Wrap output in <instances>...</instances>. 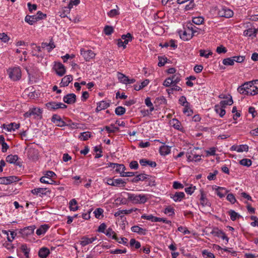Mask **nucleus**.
I'll list each match as a JSON object with an SVG mask.
<instances>
[{"label":"nucleus","instance_id":"nucleus-48","mask_svg":"<svg viewBox=\"0 0 258 258\" xmlns=\"http://www.w3.org/2000/svg\"><path fill=\"white\" fill-rule=\"evenodd\" d=\"M104 32L106 35H110L113 32V28L109 25H106L104 28Z\"/></svg>","mask_w":258,"mask_h":258},{"label":"nucleus","instance_id":"nucleus-39","mask_svg":"<svg viewBox=\"0 0 258 258\" xmlns=\"http://www.w3.org/2000/svg\"><path fill=\"white\" fill-rule=\"evenodd\" d=\"M117 78L120 82L126 84V82L128 80V77L127 76L121 73L118 72Z\"/></svg>","mask_w":258,"mask_h":258},{"label":"nucleus","instance_id":"nucleus-16","mask_svg":"<svg viewBox=\"0 0 258 258\" xmlns=\"http://www.w3.org/2000/svg\"><path fill=\"white\" fill-rule=\"evenodd\" d=\"M201 197H200V204L203 207H210L211 205V203L206 198V195L205 194L203 190H200Z\"/></svg>","mask_w":258,"mask_h":258},{"label":"nucleus","instance_id":"nucleus-25","mask_svg":"<svg viewBox=\"0 0 258 258\" xmlns=\"http://www.w3.org/2000/svg\"><path fill=\"white\" fill-rule=\"evenodd\" d=\"M142 166H146L148 165L151 167H155L157 164L155 162L147 160L146 159H142L139 161Z\"/></svg>","mask_w":258,"mask_h":258},{"label":"nucleus","instance_id":"nucleus-53","mask_svg":"<svg viewBox=\"0 0 258 258\" xmlns=\"http://www.w3.org/2000/svg\"><path fill=\"white\" fill-rule=\"evenodd\" d=\"M119 15V12L116 9H112L109 12H108L107 15L110 18H113L115 16Z\"/></svg>","mask_w":258,"mask_h":258},{"label":"nucleus","instance_id":"nucleus-61","mask_svg":"<svg viewBox=\"0 0 258 258\" xmlns=\"http://www.w3.org/2000/svg\"><path fill=\"white\" fill-rule=\"evenodd\" d=\"M200 55L202 57H205L206 58H208L210 55L212 54V52L210 51L209 53H206V51L204 49H201L200 51Z\"/></svg>","mask_w":258,"mask_h":258},{"label":"nucleus","instance_id":"nucleus-2","mask_svg":"<svg viewBox=\"0 0 258 258\" xmlns=\"http://www.w3.org/2000/svg\"><path fill=\"white\" fill-rule=\"evenodd\" d=\"M127 199L133 204H145L148 200V198L145 195L134 194L127 193Z\"/></svg>","mask_w":258,"mask_h":258},{"label":"nucleus","instance_id":"nucleus-46","mask_svg":"<svg viewBox=\"0 0 258 258\" xmlns=\"http://www.w3.org/2000/svg\"><path fill=\"white\" fill-rule=\"evenodd\" d=\"M112 126V128L108 126H105L104 128L108 133H114L119 131V127L113 126V124L111 125Z\"/></svg>","mask_w":258,"mask_h":258},{"label":"nucleus","instance_id":"nucleus-14","mask_svg":"<svg viewBox=\"0 0 258 258\" xmlns=\"http://www.w3.org/2000/svg\"><path fill=\"white\" fill-rule=\"evenodd\" d=\"M63 101L68 104H74L76 101V95L74 93L68 94L63 97Z\"/></svg>","mask_w":258,"mask_h":258},{"label":"nucleus","instance_id":"nucleus-1","mask_svg":"<svg viewBox=\"0 0 258 258\" xmlns=\"http://www.w3.org/2000/svg\"><path fill=\"white\" fill-rule=\"evenodd\" d=\"M238 92L242 94L247 95H254L257 94L254 89V86L252 82H247L237 88Z\"/></svg>","mask_w":258,"mask_h":258},{"label":"nucleus","instance_id":"nucleus-32","mask_svg":"<svg viewBox=\"0 0 258 258\" xmlns=\"http://www.w3.org/2000/svg\"><path fill=\"white\" fill-rule=\"evenodd\" d=\"M243 35L245 36L251 37V39L255 37V32L253 31V29L252 28L245 30L243 32Z\"/></svg>","mask_w":258,"mask_h":258},{"label":"nucleus","instance_id":"nucleus-62","mask_svg":"<svg viewBox=\"0 0 258 258\" xmlns=\"http://www.w3.org/2000/svg\"><path fill=\"white\" fill-rule=\"evenodd\" d=\"M172 81L173 84H176L180 81V77L178 75H174L170 77Z\"/></svg>","mask_w":258,"mask_h":258},{"label":"nucleus","instance_id":"nucleus-35","mask_svg":"<svg viewBox=\"0 0 258 258\" xmlns=\"http://www.w3.org/2000/svg\"><path fill=\"white\" fill-rule=\"evenodd\" d=\"M25 21L30 25H33L34 23L37 21V19L36 18V17L34 15H27L25 17Z\"/></svg>","mask_w":258,"mask_h":258},{"label":"nucleus","instance_id":"nucleus-7","mask_svg":"<svg viewBox=\"0 0 258 258\" xmlns=\"http://www.w3.org/2000/svg\"><path fill=\"white\" fill-rule=\"evenodd\" d=\"M21 76V71L19 67L13 68L9 73L10 78L13 81L19 80Z\"/></svg>","mask_w":258,"mask_h":258},{"label":"nucleus","instance_id":"nucleus-18","mask_svg":"<svg viewBox=\"0 0 258 258\" xmlns=\"http://www.w3.org/2000/svg\"><path fill=\"white\" fill-rule=\"evenodd\" d=\"M181 32V31L179 32V34L180 38L182 39V40L185 41L190 40L191 38H192L191 32H190V31L189 30H186L184 29V30L182 32V33Z\"/></svg>","mask_w":258,"mask_h":258},{"label":"nucleus","instance_id":"nucleus-9","mask_svg":"<svg viewBox=\"0 0 258 258\" xmlns=\"http://www.w3.org/2000/svg\"><path fill=\"white\" fill-rule=\"evenodd\" d=\"M81 54L83 56L86 61H89L95 56V53L91 50H85L82 48L81 49Z\"/></svg>","mask_w":258,"mask_h":258},{"label":"nucleus","instance_id":"nucleus-55","mask_svg":"<svg viewBox=\"0 0 258 258\" xmlns=\"http://www.w3.org/2000/svg\"><path fill=\"white\" fill-rule=\"evenodd\" d=\"M226 199L232 204H234L236 202V200L233 194H229L227 195Z\"/></svg>","mask_w":258,"mask_h":258},{"label":"nucleus","instance_id":"nucleus-54","mask_svg":"<svg viewBox=\"0 0 258 258\" xmlns=\"http://www.w3.org/2000/svg\"><path fill=\"white\" fill-rule=\"evenodd\" d=\"M158 59L159 62L158 65L159 67L164 66L167 60V57L163 56H158Z\"/></svg>","mask_w":258,"mask_h":258},{"label":"nucleus","instance_id":"nucleus-12","mask_svg":"<svg viewBox=\"0 0 258 258\" xmlns=\"http://www.w3.org/2000/svg\"><path fill=\"white\" fill-rule=\"evenodd\" d=\"M109 166L113 169H115V171L119 173L121 176H122V173H123L125 170V167L122 164L109 163Z\"/></svg>","mask_w":258,"mask_h":258},{"label":"nucleus","instance_id":"nucleus-31","mask_svg":"<svg viewBox=\"0 0 258 258\" xmlns=\"http://www.w3.org/2000/svg\"><path fill=\"white\" fill-rule=\"evenodd\" d=\"M19 159V157L17 155H9L6 157V161L11 164H15Z\"/></svg>","mask_w":258,"mask_h":258},{"label":"nucleus","instance_id":"nucleus-27","mask_svg":"<svg viewBox=\"0 0 258 258\" xmlns=\"http://www.w3.org/2000/svg\"><path fill=\"white\" fill-rule=\"evenodd\" d=\"M49 228V226L47 224L42 225L40 227L37 229L36 233L38 235L44 234Z\"/></svg>","mask_w":258,"mask_h":258},{"label":"nucleus","instance_id":"nucleus-43","mask_svg":"<svg viewBox=\"0 0 258 258\" xmlns=\"http://www.w3.org/2000/svg\"><path fill=\"white\" fill-rule=\"evenodd\" d=\"M130 244L131 247H135L136 249H138L141 247L140 242L136 240L134 238H132L130 240Z\"/></svg>","mask_w":258,"mask_h":258},{"label":"nucleus","instance_id":"nucleus-20","mask_svg":"<svg viewBox=\"0 0 258 258\" xmlns=\"http://www.w3.org/2000/svg\"><path fill=\"white\" fill-rule=\"evenodd\" d=\"M132 231L137 233L141 235H145L147 233V230L140 227L138 226H134L131 227Z\"/></svg>","mask_w":258,"mask_h":258},{"label":"nucleus","instance_id":"nucleus-49","mask_svg":"<svg viewBox=\"0 0 258 258\" xmlns=\"http://www.w3.org/2000/svg\"><path fill=\"white\" fill-rule=\"evenodd\" d=\"M91 137V133L89 132H83L81 134L79 138L83 141L87 140Z\"/></svg>","mask_w":258,"mask_h":258},{"label":"nucleus","instance_id":"nucleus-13","mask_svg":"<svg viewBox=\"0 0 258 258\" xmlns=\"http://www.w3.org/2000/svg\"><path fill=\"white\" fill-rule=\"evenodd\" d=\"M54 69L55 70L56 74L61 77L66 73V69L61 63L58 62L55 63L54 65Z\"/></svg>","mask_w":258,"mask_h":258},{"label":"nucleus","instance_id":"nucleus-41","mask_svg":"<svg viewBox=\"0 0 258 258\" xmlns=\"http://www.w3.org/2000/svg\"><path fill=\"white\" fill-rule=\"evenodd\" d=\"M132 213V211L130 210H119L117 212H116L114 214V216L115 217L120 216L122 218V216L121 214H128Z\"/></svg>","mask_w":258,"mask_h":258},{"label":"nucleus","instance_id":"nucleus-3","mask_svg":"<svg viewBox=\"0 0 258 258\" xmlns=\"http://www.w3.org/2000/svg\"><path fill=\"white\" fill-rule=\"evenodd\" d=\"M42 110L39 108H32L24 114L25 118L32 116L34 118L41 119L42 118Z\"/></svg>","mask_w":258,"mask_h":258},{"label":"nucleus","instance_id":"nucleus-50","mask_svg":"<svg viewBox=\"0 0 258 258\" xmlns=\"http://www.w3.org/2000/svg\"><path fill=\"white\" fill-rule=\"evenodd\" d=\"M157 218V217H155L153 215H146L145 214H144L141 216L142 219L150 220L152 222H157V221L155 220Z\"/></svg>","mask_w":258,"mask_h":258},{"label":"nucleus","instance_id":"nucleus-19","mask_svg":"<svg viewBox=\"0 0 258 258\" xmlns=\"http://www.w3.org/2000/svg\"><path fill=\"white\" fill-rule=\"evenodd\" d=\"M185 194L183 192H176L174 194H170V197L174 202H180L184 198Z\"/></svg>","mask_w":258,"mask_h":258},{"label":"nucleus","instance_id":"nucleus-63","mask_svg":"<svg viewBox=\"0 0 258 258\" xmlns=\"http://www.w3.org/2000/svg\"><path fill=\"white\" fill-rule=\"evenodd\" d=\"M103 213V210L101 208H97L94 212L95 216L97 218H99V217L102 215Z\"/></svg>","mask_w":258,"mask_h":258},{"label":"nucleus","instance_id":"nucleus-17","mask_svg":"<svg viewBox=\"0 0 258 258\" xmlns=\"http://www.w3.org/2000/svg\"><path fill=\"white\" fill-rule=\"evenodd\" d=\"M152 177L148 174L142 173L137 175L136 177L132 179V182L133 183H138L139 181H144L148 180Z\"/></svg>","mask_w":258,"mask_h":258},{"label":"nucleus","instance_id":"nucleus-36","mask_svg":"<svg viewBox=\"0 0 258 258\" xmlns=\"http://www.w3.org/2000/svg\"><path fill=\"white\" fill-rule=\"evenodd\" d=\"M189 106V103H187V104L184 105V108L183 110V113L187 116H190L193 114V111L190 108Z\"/></svg>","mask_w":258,"mask_h":258},{"label":"nucleus","instance_id":"nucleus-37","mask_svg":"<svg viewBox=\"0 0 258 258\" xmlns=\"http://www.w3.org/2000/svg\"><path fill=\"white\" fill-rule=\"evenodd\" d=\"M228 213L232 221H235L237 218H239L241 217L240 215L238 214L237 213L233 210H230L228 211Z\"/></svg>","mask_w":258,"mask_h":258},{"label":"nucleus","instance_id":"nucleus-60","mask_svg":"<svg viewBox=\"0 0 258 258\" xmlns=\"http://www.w3.org/2000/svg\"><path fill=\"white\" fill-rule=\"evenodd\" d=\"M36 18L37 19V21L40 20H42L46 17V15L43 14L41 11H38L37 14L34 15Z\"/></svg>","mask_w":258,"mask_h":258},{"label":"nucleus","instance_id":"nucleus-44","mask_svg":"<svg viewBox=\"0 0 258 258\" xmlns=\"http://www.w3.org/2000/svg\"><path fill=\"white\" fill-rule=\"evenodd\" d=\"M239 163L243 166L249 167L251 166L252 162L250 159L244 158L239 161Z\"/></svg>","mask_w":258,"mask_h":258},{"label":"nucleus","instance_id":"nucleus-34","mask_svg":"<svg viewBox=\"0 0 258 258\" xmlns=\"http://www.w3.org/2000/svg\"><path fill=\"white\" fill-rule=\"evenodd\" d=\"M126 184V182L121 178L115 179H114L113 186L124 187Z\"/></svg>","mask_w":258,"mask_h":258},{"label":"nucleus","instance_id":"nucleus-15","mask_svg":"<svg viewBox=\"0 0 258 258\" xmlns=\"http://www.w3.org/2000/svg\"><path fill=\"white\" fill-rule=\"evenodd\" d=\"M35 226L34 225L26 227L20 230V233L23 236L30 235L34 233Z\"/></svg>","mask_w":258,"mask_h":258},{"label":"nucleus","instance_id":"nucleus-42","mask_svg":"<svg viewBox=\"0 0 258 258\" xmlns=\"http://www.w3.org/2000/svg\"><path fill=\"white\" fill-rule=\"evenodd\" d=\"M192 23L196 25H201L204 21V18L203 17H196L192 18Z\"/></svg>","mask_w":258,"mask_h":258},{"label":"nucleus","instance_id":"nucleus-10","mask_svg":"<svg viewBox=\"0 0 258 258\" xmlns=\"http://www.w3.org/2000/svg\"><path fill=\"white\" fill-rule=\"evenodd\" d=\"M211 233L215 236L220 237L223 240L226 241V243L228 242L229 238L226 235L225 233L221 230L218 228H214L211 232Z\"/></svg>","mask_w":258,"mask_h":258},{"label":"nucleus","instance_id":"nucleus-22","mask_svg":"<svg viewBox=\"0 0 258 258\" xmlns=\"http://www.w3.org/2000/svg\"><path fill=\"white\" fill-rule=\"evenodd\" d=\"M97 239L96 236L91 238H89L86 236L82 237V241H81V244L83 246H85L89 244L92 243L94 241Z\"/></svg>","mask_w":258,"mask_h":258},{"label":"nucleus","instance_id":"nucleus-64","mask_svg":"<svg viewBox=\"0 0 258 258\" xmlns=\"http://www.w3.org/2000/svg\"><path fill=\"white\" fill-rule=\"evenodd\" d=\"M0 39L4 42H7L10 39L9 37L5 33H0Z\"/></svg>","mask_w":258,"mask_h":258},{"label":"nucleus","instance_id":"nucleus-5","mask_svg":"<svg viewBox=\"0 0 258 258\" xmlns=\"http://www.w3.org/2000/svg\"><path fill=\"white\" fill-rule=\"evenodd\" d=\"M45 106L49 110H55L59 108L65 109L67 106L61 102L51 101L45 104Z\"/></svg>","mask_w":258,"mask_h":258},{"label":"nucleus","instance_id":"nucleus-33","mask_svg":"<svg viewBox=\"0 0 258 258\" xmlns=\"http://www.w3.org/2000/svg\"><path fill=\"white\" fill-rule=\"evenodd\" d=\"M69 205L71 211H76L79 209V207L77 206V202L75 199H73L70 201Z\"/></svg>","mask_w":258,"mask_h":258},{"label":"nucleus","instance_id":"nucleus-21","mask_svg":"<svg viewBox=\"0 0 258 258\" xmlns=\"http://www.w3.org/2000/svg\"><path fill=\"white\" fill-rule=\"evenodd\" d=\"M73 81V76L72 75H67L64 77L60 83V86L62 87L68 86L69 83Z\"/></svg>","mask_w":258,"mask_h":258},{"label":"nucleus","instance_id":"nucleus-38","mask_svg":"<svg viewBox=\"0 0 258 258\" xmlns=\"http://www.w3.org/2000/svg\"><path fill=\"white\" fill-rule=\"evenodd\" d=\"M233 101L232 97L230 96V98L227 100H222L220 102V105L223 108H225L226 105H231L233 104Z\"/></svg>","mask_w":258,"mask_h":258},{"label":"nucleus","instance_id":"nucleus-23","mask_svg":"<svg viewBox=\"0 0 258 258\" xmlns=\"http://www.w3.org/2000/svg\"><path fill=\"white\" fill-rule=\"evenodd\" d=\"M20 124L16 123L15 122L11 123L9 124L6 125L4 124L3 127L4 128L6 129L8 132L12 131H15V129H18L20 127Z\"/></svg>","mask_w":258,"mask_h":258},{"label":"nucleus","instance_id":"nucleus-6","mask_svg":"<svg viewBox=\"0 0 258 258\" xmlns=\"http://www.w3.org/2000/svg\"><path fill=\"white\" fill-rule=\"evenodd\" d=\"M218 15L221 17L229 18L233 16V12L230 9L222 7L218 11Z\"/></svg>","mask_w":258,"mask_h":258},{"label":"nucleus","instance_id":"nucleus-28","mask_svg":"<svg viewBox=\"0 0 258 258\" xmlns=\"http://www.w3.org/2000/svg\"><path fill=\"white\" fill-rule=\"evenodd\" d=\"M104 234L109 237H112V239L118 241V238L117 237L116 233L111 228H108L105 232Z\"/></svg>","mask_w":258,"mask_h":258},{"label":"nucleus","instance_id":"nucleus-40","mask_svg":"<svg viewBox=\"0 0 258 258\" xmlns=\"http://www.w3.org/2000/svg\"><path fill=\"white\" fill-rule=\"evenodd\" d=\"M21 250L24 253L25 258H29L30 248H28L26 244H22L21 246Z\"/></svg>","mask_w":258,"mask_h":258},{"label":"nucleus","instance_id":"nucleus-30","mask_svg":"<svg viewBox=\"0 0 258 258\" xmlns=\"http://www.w3.org/2000/svg\"><path fill=\"white\" fill-rule=\"evenodd\" d=\"M225 108H223L220 105L217 104L215 106V110L216 113H218L219 116L221 117H222L224 116L226 113Z\"/></svg>","mask_w":258,"mask_h":258},{"label":"nucleus","instance_id":"nucleus-59","mask_svg":"<svg viewBox=\"0 0 258 258\" xmlns=\"http://www.w3.org/2000/svg\"><path fill=\"white\" fill-rule=\"evenodd\" d=\"M248 146L247 145H241L238 147V149L237 150V152H242L243 151H248Z\"/></svg>","mask_w":258,"mask_h":258},{"label":"nucleus","instance_id":"nucleus-45","mask_svg":"<svg viewBox=\"0 0 258 258\" xmlns=\"http://www.w3.org/2000/svg\"><path fill=\"white\" fill-rule=\"evenodd\" d=\"M125 108L122 106H118L115 108V113L116 115L120 116L124 114Z\"/></svg>","mask_w":258,"mask_h":258},{"label":"nucleus","instance_id":"nucleus-58","mask_svg":"<svg viewBox=\"0 0 258 258\" xmlns=\"http://www.w3.org/2000/svg\"><path fill=\"white\" fill-rule=\"evenodd\" d=\"M164 213L166 214H169V216H172L174 215V209L170 207H167L165 209Z\"/></svg>","mask_w":258,"mask_h":258},{"label":"nucleus","instance_id":"nucleus-57","mask_svg":"<svg viewBox=\"0 0 258 258\" xmlns=\"http://www.w3.org/2000/svg\"><path fill=\"white\" fill-rule=\"evenodd\" d=\"M172 123H173L172 126L174 128L180 130L181 124L178 120L173 119H172Z\"/></svg>","mask_w":258,"mask_h":258},{"label":"nucleus","instance_id":"nucleus-8","mask_svg":"<svg viewBox=\"0 0 258 258\" xmlns=\"http://www.w3.org/2000/svg\"><path fill=\"white\" fill-rule=\"evenodd\" d=\"M19 180L18 177L16 176H10L8 177H0V184H9L13 182H16Z\"/></svg>","mask_w":258,"mask_h":258},{"label":"nucleus","instance_id":"nucleus-24","mask_svg":"<svg viewBox=\"0 0 258 258\" xmlns=\"http://www.w3.org/2000/svg\"><path fill=\"white\" fill-rule=\"evenodd\" d=\"M49 253V249L47 247H43L39 249L38 256L41 258H46Z\"/></svg>","mask_w":258,"mask_h":258},{"label":"nucleus","instance_id":"nucleus-11","mask_svg":"<svg viewBox=\"0 0 258 258\" xmlns=\"http://www.w3.org/2000/svg\"><path fill=\"white\" fill-rule=\"evenodd\" d=\"M50 192V191L47 188H35L31 190L32 194L40 197L47 195V193Z\"/></svg>","mask_w":258,"mask_h":258},{"label":"nucleus","instance_id":"nucleus-47","mask_svg":"<svg viewBox=\"0 0 258 258\" xmlns=\"http://www.w3.org/2000/svg\"><path fill=\"white\" fill-rule=\"evenodd\" d=\"M223 63L225 66H233L234 64L233 57L224 59Z\"/></svg>","mask_w":258,"mask_h":258},{"label":"nucleus","instance_id":"nucleus-51","mask_svg":"<svg viewBox=\"0 0 258 258\" xmlns=\"http://www.w3.org/2000/svg\"><path fill=\"white\" fill-rule=\"evenodd\" d=\"M97 104L99 105V107L101 108V109L102 110L105 109L109 106V103L105 101H101L97 103Z\"/></svg>","mask_w":258,"mask_h":258},{"label":"nucleus","instance_id":"nucleus-26","mask_svg":"<svg viewBox=\"0 0 258 258\" xmlns=\"http://www.w3.org/2000/svg\"><path fill=\"white\" fill-rule=\"evenodd\" d=\"M55 46L54 44V42H52V40L50 41L49 43L43 42L41 44V47L42 48H46L48 52L51 51L54 48H55Z\"/></svg>","mask_w":258,"mask_h":258},{"label":"nucleus","instance_id":"nucleus-56","mask_svg":"<svg viewBox=\"0 0 258 258\" xmlns=\"http://www.w3.org/2000/svg\"><path fill=\"white\" fill-rule=\"evenodd\" d=\"M202 254L206 258H215L214 254L212 252H209L207 250H203Z\"/></svg>","mask_w":258,"mask_h":258},{"label":"nucleus","instance_id":"nucleus-4","mask_svg":"<svg viewBox=\"0 0 258 258\" xmlns=\"http://www.w3.org/2000/svg\"><path fill=\"white\" fill-rule=\"evenodd\" d=\"M53 176H56V174L52 171H47L45 174L44 176H42L40 179V181L43 183H47V184H54L55 181L50 179L51 177H53Z\"/></svg>","mask_w":258,"mask_h":258},{"label":"nucleus","instance_id":"nucleus-52","mask_svg":"<svg viewBox=\"0 0 258 258\" xmlns=\"http://www.w3.org/2000/svg\"><path fill=\"white\" fill-rule=\"evenodd\" d=\"M220 190H225L226 192H228V190H227L224 187H220V186H218L217 188H216V190H217V195L220 198H222L223 197H225V194L222 193L220 192Z\"/></svg>","mask_w":258,"mask_h":258},{"label":"nucleus","instance_id":"nucleus-29","mask_svg":"<svg viewBox=\"0 0 258 258\" xmlns=\"http://www.w3.org/2000/svg\"><path fill=\"white\" fill-rule=\"evenodd\" d=\"M170 147L168 146H162L160 147L159 152L161 155L165 156L170 153Z\"/></svg>","mask_w":258,"mask_h":258}]
</instances>
